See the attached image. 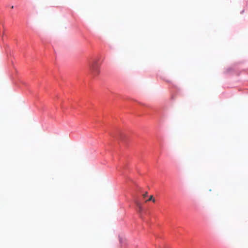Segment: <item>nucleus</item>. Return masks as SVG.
<instances>
[{
  "label": "nucleus",
  "instance_id": "obj_5",
  "mask_svg": "<svg viewBox=\"0 0 248 248\" xmlns=\"http://www.w3.org/2000/svg\"><path fill=\"white\" fill-rule=\"evenodd\" d=\"M14 8V6H11V9H13Z\"/></svg>",
  "mask_w": 248,
  "mask_h": 248
},
{
  "label": "nucleus",
  "instance_id": "obj_4",
  "mask_svg": "<svg viewBox=\"0 0 248 248\" xmlns=\"http://www.w3.org/2000/svg\"><path fill=\"white\" fill-rule=\"evenodd\" d=\"M147 195H148V192H146L144 194H143V198H145L147 196Z\"/></svg>",
  "mask_w": 248,
  "mask_h": 248
},
{
  "label": "nucleus",
  "instance_id": "obj_2",
  "mask_svg": "<svg viewBox=\"0 0 248 248\" xmlns=\"http://www.w3.org/2000/svg\"><path fill=\"white\" fill-rule=\"evenodd\" d=\"M135 203L139 208V212L142 211V206L141 203L139 201H136Z\"/></svg>",
  "mask_w": 248,
  "mask_h": 248
},
{
  "label": "nucleus",
  "instance_id": "obj_1",
  "mask_svg": "<svg viewBox=\"0 0 248 248\" xmlns=\"http://www.w3.org/2000/svg\"><path fill=\"white\" fill-rule=\"evenodd\" d=\"M90 70L91 74L93 76H97L100 73L98 65L96 62H93L90 65Z\"/></svg>",
  "mask_w": 248,
  "mask_h": 248
},
{
  "label": "nucleus",
  "instance_id": "obj_3",
  "mask_svg": "<svg viewBox=\"0 0 248 248\" xmlns=\"http://www.w3.org/2000/svg\"><path fill=\"white\" fill-rule=\"evenodd\" d=\"M152 201L154 202H155V199L153 198V195H151L149 198L148 200H147L146 202H147V201Z\"/></svg>",
  "mask_w": 248,
  "mask_h": 248
}]
</instances>
